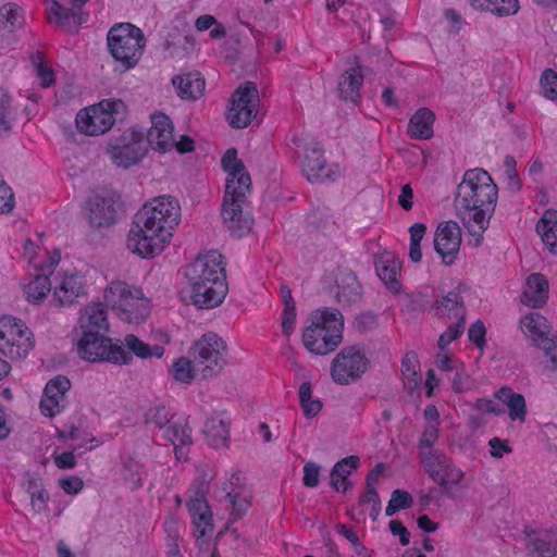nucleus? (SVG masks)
I'll return each instance as SVG.
<instances>
[{
  "mask_svg": "<svg viewBox=\"0 0 557 557\" xmlns=\"http://www.w3.org/2000/svg\"><path fill=\"white\" fill-rule=\"evenodd\" d=\"M498 199V187L482 168L467 170L458 184L454 207L463 227L472 236L470 243L481 246Z\"/></svg>",
  "mask_w": 557,
  "mask_h": 557,
  "instance_id": "obj_1",
  "label": "nucleus"
},
{
  "mask_svg": "<svg viewBox=\"0 0 557 557\" xmlns=\"http://www.w3.org/2000/svg\"><path fill=\"white\" fill-rule=\"evenodd\" d=\"M181 219V207L172 196H160L135 214L127 236V248L141 258L160 255Z\"/></svg>",
  "mask_w": 557,
  "mask_h": 557,
  "instance_id": "obj_2",
  "label": "nucleus"
},
{
  "mask_svg": "<svg viewBox=\"0 0 557 557\" xmlns=\"http://www.w3.org/2000/svg\"><path fill=\"white\" fill-rule=\"evenodd\" d=\"M344 317L337 308L323 307L312 313V323L302 334L305 347L324 356L336 350L343 342Z\"/></svg>",
  "mask_w": 557,
  "mask_h": 557,
  "instance_id": "obj_3",
  "label": "nucleus"
},
{
  "mask_svg": "<svg viewBox=\"0 0 557 557\" xmlns=\"http://www.w3.org/2000/svg\"><path fill=\"white\" fill-rule=\"evenodd\" d=\"M107 46L116 63L115 70L126 72L134 69L141 59L146 38L137 26L131 23H119L109 29Z\"/></svg>",
  "mask_w": 557,
  "mask_h": 557,
  "instance_id": "obj_4",
  "label": "nucleus"
},
{
  "mask_svg": "<svg viewBox=\"0 0 557 557\" xmlns=\"http://www.w3.org/2000/svg\"><path fill=\"white\" fill-rule=\"evenodd\" d=\"M108 307L124 322L140 324L150 313L149 300L140 288L124 282H112L104 290Z\"/></svg>",
  "mask_w": 557,
  "mask_h": 557,
  "instance_id": "obj_5",
  "label": "nucleus"
},
{
  "mask_svg": "<svg viewBox=\"0 0 557 557\" xmlns=\"http://www.w3.org/2000/svg\"><path fill=\"white\" fill-rule=\"evenodd\" d=\"M100 331H82L77 342L79 358L89 362L107 361L123 366L132 362V356L125 350L120 341L112 342L110 337Z\"/></svg>",
  "mask_w": 557,
  "mask_h": 557,
  "instance_id": "obj_6",
  "label": "nucleus"
},
{
  "mask_svg": "<svg viewBox=\"0 0 557 557\" xmlns=\"http://www.w3.org/2000/svg\"><path fill=\"white\" fill-rule=\"evenodd\" d=\"M126 111L121 99H103L99 103L82 109L75 119L77 129L88 136H99L110 131L119 115Z\"/></svg>",
  "mask_w": 557,
  "mask_h": 557,
  "instance_id": "obj_7",
  "label": "nucleus"
},
{
  "mask_svg": "<svg viewBox=\"0 0 557 557\" xmlns=\"http://www.w3.org/2000/svg\"><path fill=\"white\" fill-rule=\"evenodd\" d=\"M420 461L429 476L440 485L444 495L450 499L459 497L463 472L454 466L442 450L421 451Z\"/></svg>",
  "mask_w": 557,
  "mask_h": 557,
  "instance_id": "obj_8",
  "label": "nucleus"
},
{
  "mask_svg": "<svg viewBox=\"0 0 557 557\" xmlns=\"http://www.w3.org/2000/svg\"><path fill=\"white\" fill-rule=\"evenodd\" d=\"M35 347L34 334L20 319L0 318V352L11 360H23Z\"/></svg>",
  "mask_w": 557,
  "mask_h": 557,
  "instance_id": "obj_9",
  "label": "nucleus"
},
{
  "mask_svg": "<svg viewBox=\"0 0 557 557\" xmlns=\"http://www.w3.org/2000/svg\"><path fill=\"white\" fill-rule=\"evenodd\" d=\"M227 346L215 333L203 334L191 347L195 368L203 379L219 374L226 364Z\"/></svg>",
  "mask_w": 557,
  "mask_h": 557,
  "instance_id": "obj_10",
  "label": "nucleus"
},
{
  "mask_svg": "<svg viewBox=\"0 0 557 557\" xmlns=\"http://www.w3.org/2000/svg\"><path fill=\"white\" fill-rule=\"evenodd\" d=\"M520 327L532 344L544 351L546 368L556 371L557 343L548 320L539 312H530L520 319Z\"/></svg>",
  "mask_w": 557,
  "mask_h": 557,
  "instance_id": "obj_11",
  "label": "nucleus"
},
{
  "mask_svg": "<svg viewBox=\"0 0 557 557\" xmlns=\"http://www.w3.org/2000/svg\"><path fill=\"white\" fill-rule=\"evenodd\" d=\"M107 150L115 165L128 169L141 161L147 154L148 148L144 132L128 128L121 135L112 137Z\"/></svg>",
  "mask_w": 557,
  "mask_h": 557,
  "instance_id": "obj_12",
  "label": "nucleus"
},
{
  "mask_svg": "<svg viewBox=\"0 0 557 557\" xmlns=\"http://www.w3.org/2000/svg\"><path fill=\"white\" fill-rule=\"evenodd\" d=\"M369 359L358 345L344 347L331 363V376L336 384L349 385L367 372Z\"/></svg>",
  "mask_w": 557,
  "mask_h": 557,
  "instance_id": "obj_13",
  "label": "nucleus"
},
{
  "mask_svg": "<svg viewBox=\"0 0 557 557\" xmlns=\"http://www.w3.org/2000/svg\"><path fill=\"white\" fill-rule=\"evenodd\" d=\"M248 194H250V189L235 188L233 193L230 188H225L221 216L227 231L236 238L247 235L252 227L253 220L251 215L243 210Z\"/></svg>",
  "mask_w": 557,
  "mask_h": 557,
  "instance_id": "obj_14",
  "label": "nucleus"
},
{
  "mask_svg": "<svg viewBox=\"0 0 557 557\" xmlns=\"http://www.w3.org/2000/svg\"><path fill=\"white\" fill-rule=\"evenodd\" d=\"M259 91L255 83L245 82L231 97L227 119L233 128H245L257 116Z\"/></svg>",
  "mask_w": 557,
  "mask_h": 557,
  "instance_id": "obj_15",
  "label": "nucleus"
},
{
  "mask_svg": "<svg viewBox=\"0 0 557 557\" xmlns=\"http://www.w3.org/2000/svg\"><path fill=\"white\" fill-rule=\"evenodd\" d=\"M194 496L187 502V508L198 534L196 544L201 549L207 545L205 537L213 532V516L206 499L207 487L203 480L197 479L193 483Z\"/></svg>",
  "mask_w": 557,
  "mask_h": 557,
  "instance_id": "obj_16",
  "label": "nucleus"
},
{
  "mask_svg": "<svg viewBox=\"0 0 557 557\" xmlns=\"http://www.w3.org/2000/svg\"><path fill=\"white\" fill-rule=\"evenodd\" d=\"M323 289L342 307H351L362 298V286L349 269H338L332 280L324 282Z\"/></svg>",
  "mask_w": 557,
  "mask_h": 557,
  "instance_id": "obj_17",
  "label": "nucleus"
},
{
  "mask_svg": "<svg viewBox=\"0 0 557 557\" xmlns=\"http://www.w3.org/2000/svg\"><path fill=\"white\" fill-rule=\"evenodd\" d=\"M224 257L211 250L206 255H199L194 262L189 263L184 271L188 283H211V280L226 282Z\"/></svg>",
  "mask_w": 557,
  "mask_h": 557,
  "instance_id": "obj_18",
  "label": "nucleus"
},
{
  "mask_svg": "<svg viewBox=\"0 0 557 557\" xmlns=\"http://www.w3.org/2000/svg\"><path fill=\"white\" fill-rule=\"evenodd\" d=\"M144 421L146 424H153L156 428L162 431L163 438L172 437L177 440V432H181V436L186 441L187 434H184V426L188 424L185 418H175V414L163 404H152L144 413Z\"/></svg>",
  "mask_w": 557,
  "mask_h": 557,
  "instance_id": "obj_19",
  "label": "nucleus"
},
{
  "mask_svg": "<svg viewBox=\"0 0 557 557\" xmlns=\"http://www.w3.org/2000/svg\"><path fill=\"white\" fill-rule=\"evenodd\" d=\"M434 249L441 256L446 265H451L459 252L461 244V231L457 222L446 221L441 223L434 234Z\"/></svg>",
  "mask_w": 557,
  "mask_h": 557,
  "instance_id": "obj_20",
  "label": "nucleus"
},
{
  "mask_svg": "<svg viewBox=\"0 0 557 557\" xmlns=\"http://www.w3.org/2000/svg\"><path fill=\"white\" fill-rule=\"evenodd\" d=\"M71 388V381L65 375H57L48 381L39 408L42 414L54 417L66 407V393Z\"/></svg>",
  "mask_w": 557,
  "mask_h": 557,
  "instance_id": "obj_21",
  "label": "nucleus"
},
{
  "mask_svg": "<svg viewBox=\"0 0 557 557\" xmlns=\"http://www.w3.org/2000/svg\"><path fill=\"white\" fill-rule=\"evenodd\" d=\"M193 305L199 309H212L223 302L228 292L227 283L211 280V283H189Z\"/></svg>",
  "mask_w": 557,
  "mask_h": 557,
  "instance_id": "obj_22",
  "label": "nucleus"
},
{
  "mask_svg": "<svg viewBox=\"0 0 557 557\" xmlns=\"http://www.w3.org/2000/svg\"><path fill=\"white\" fill-rule=\"evenodd\" d=\"M152 125L146 135V144L153 150L165 153L174 148L173 124L164 113L151 115Z\"/></svg>",
  "mask_w": 557,
  "mask_h": 557,
  "instance_id": "obj_23",
  "label": "nucleus"
},
{
  "mask_svg": "<svg viewBox=\"0 0 557 557\" xmlns=\"http://www.w3.org/2000/svg\"><path fill=\"white\" fill-rule=\"evenodd\" d=\"M222 169L227 172L225 188L251 189V178L244 162L237 158V150L228 148L221 159Z\"/></svg>",
  "mask_w": 557,
  "mask_h": 557,
  "instance_id": "obj_24",
  "label": "nucleus"
},
{
  "mask_svg": "<svg viewBox=\"0 0 557 557\" xmlns=\"http://www.w3.org/2000/svg\"><path fill=\"white\" fill-rule=\"evenodd\" d=\"M533 3L550 8L557 5V0H532ZM474 10L490 12L498 17L510 16L518 13L519 0H470Z\"/></svg>",
  "mask_w": 557,
  "mask_h": 557,
  "instance_id": "obj_25",
  "label": "nucleus"
},
{
  "mask_svg": "<svg viewBox=\"0 0 557 557\" xmlns=\"http://www.w3.org/2000/svg\"><path fill=\"white\" fill-rule=\"evenodd\" d=\"M88 220L92 227H103L115 223L116 208L111 198L95 196L87 202Z\"/></svg>",
  "mask_w": 557,
  "mask_h": 557,
  "instance_id": "obj_26",
  "label": "nucleus"
},
{
  "mask_svg": "<svg viewBox=\"0 0 557 557\" xmlns=\"http://www.w3.org/2000/svg\"><path fill=\"white\" fill-rule=\"evenodd\" d=\"M401 265V261L392 253L381 256L375 262L377 276L394 294H398L401 290V282L399 280Z\"/></svg>",
  "mask_w": 557,
  "mask_h": 557,
  "instance_id": "obj_27",
  "label": "nucleus"
},
{
  "mask_svg": "<svg viewBox=\"0 0 557 557\" xmlns=\"http://www.w3.org/2000/svg\"><path fill=\"white\" fill-rule=\"evenodd\" d=\"M172 85L181 99L194 101L203 95L206 81L199 72H190L174 76Z\"/></svg>",
  "mask_w": 557,
  "mask_h": 557,
  "instance_id": "obj_28",
  "label": "nucleus"
},
{
  "mask_svg": "<svg viewBox=\"0 0 557 557\" xmlns=\"http://www.w3.org/2000/svg\"><path fill=\"white\" fill-rule=\"evenodd\" d=\"M548 299V281L542 273H532L528 276L525 288L521 295V302L531 308L543 307Z\"/></svg>",
  "mask_w": 557,
  "mask_h": 557,
  "instance_id": "obj_29",
  "label": "nucleus"
},
{
  "mask_svg": "<svg viewBox=\"0 0 557 557\" xmlns=\"http://www.w3.org/2000/svg\"><path fill=\"white\" fill-rule=\"evenodd\" d=\"M302 172L311 183L330 177V173L326 170L324 152L319 144L314 143L306 149Z\"/></svg>",
  "mask_w": 557,
  "mask_h": 557,
  "instance_id": "obj_30",
  "label": "nucleus"
},
{
  "mask_svg": "<svg viewBox=\"0 0 557 557\" xmlns=\"http://www.w3.org/2000/svg\"><path fill=\"white\" fill-rule=\"evenodd\" d=\"M359 465L360 458L355 455H350L338 460L333 466L330 473V485L332 488L336 492H348L354 485V483L348 480V476L359 467Z\"/></svg>",
  "mask_w": 557,
  "mask_h": 557,
  "instance_id": "obj_31",
  "label": "nucleus"
},
{
  "mask_svg": "<svg viewBox=\"0 0 557 557\" xmlns=\"http://www.w3.org/2000/svg\"><path fill=\"white\" fill-rule=\"evenodd\" d=\"M86 294V285L83 276L71 274L63 278L54 288L53 298L60 306H71L77 298Z\"/></svg>",
  "mask_w": 557,
  "mask_h": 557,
  "instance_id": "obj_32",
  "label": "nucleus"
},
{
  "mask_svg": "<svg viewBox=\"0 0 557 557\" xmlns=\"http://www.w3.org/2000/svg\"><path fill=\"white\" fill-rule=\"evenodd\" d=\"M107 304L94 302L86 306L79 315L78 323L81 331L109 332Z\"/></svg>",
  "mask_w": 557,
  "mask_h": 557,
  "instance_id": "obj_33",
  "label": "nucleus"
},
{
  "mask_svg": "<svg viewBox=\"0 0 557 557\" xmlns=\"http://www.w3.org/2000/svg\"><path fill=\"white\" fill-rule=\"evenodd\" d=\"M434 122V112L429 108H420L409 119L407 133L412 139H431L433 137Z\"/></svg>",
  "mask_w": 557,
  "mask_h": 557,
  "instance_id": "obj_34",
  "label": "nucleus"
},
{
  "mask_svg": "<svg viewBox=\"0 0 557 557\" xmlns=\"http://www.w3.org/2000/svg\"><path fill=\"white\" fill-rule=\"evenodd\" d=\"M461 286L448 292L442 300H436L432 305V310L437 318H460L466 317V308L462 297L460 296Z\"/></svg>",
  "mask_w": 557,
  "mask_h": 557,
  "instance_id": "obj_35",
  "label": "nucleus"
},
{
  "mask_svg": "<svg viewBox=\"0 0 557 557\" xmlns=\"http://www.w3.org/2000/svg\"><path fill=\"white\" fill-rule=\"evenodd\" d=\"M202 432L211 447H224L230 438V421L220 414L211 416L207 418Z\"/></svg>",
  "mask_w": 557,
  "mask_h": 557,
  "instance_id": "obj_36",
  "label": "nucleus"
},
{
  "mask_svg": "<svg viewBox=\"0 0 557 557\" xmlns=\"http://www.w3.org/2000/svg\"><path fill=\"white\" fill-rule=\"evenodd\" d=\"M363 83V74L360 66L349 67L344 72L338 82V94L345 101L357 102L360 87Z\"/></svg>",
  "mask_w": 557,
  "mask_h": 557,
  "instance_id": "obj_37",
  "label": "nucleus"
},
{
  "mask_svg": "<svg viewBox=\"0 0 557 557\" xmlns=\"http://www.w3.org/2000/svg\"><path fill=\"white\" fill-rule=\"evenodd\" d=\"M500 403L506 405L509 410V418L512 421L524 422L527 417V404L524 396L520 393H515L510 387L503 386L494 394Z\"/></svg>",
  "mask_w": 557,
  "mask_h": 557,
  "instance_id": "obj_38",
  "label": "nucleus"
},
{
  "mask_svg": "<svg viewBox=\"0 0 557 557\" xmlns=\"http://www.w3.org/2000/svg\"><path fill=\"white\" fill-rule=\"evenodd\" d=\"M24 486L30 496L33 509L36 512L45 510L49 495L44 486L41 476L37 473H26L24 476Z\"/></svg>",
  "mask_w": 557,
  "mask_h": 557,
  "instance_id": "obj_39",
  "label": "nucleus"
},
{
  "mask_svg": "<svg viewBox=\"0 0 557 557\" xmlns=\"http://www.w3.org/2000/svg\"><path fill=\"white\" fill-rule=\"evenodd\" d=\"M536 232L548 250L557 253V212L547 211L536 223Z\"/></svg>",
  "mask_w": 557,
  "mask_h": 557,
  "instance_id": "obj_40",
  "label": "nucleus"
},
{
  "mask_svg": "<svg viewBox=\"0 0 557 557\" xmlns=\"http://www.w3.org/2000/svg\"><path fill=\"white\" fill-rule=\"evenodd\" d=\"M529 557H556L557 537L554 533H536L528 545Z\"/></svg>",
  "mask_w": 557,
  "mask_h": 557,
  "instance_id": "obj_41",
  "label": "nucleus"
},
{
  "mask_svg": "<svg viewBox=\"0 0 557 557\" xmlns=\"http://www.w3.org/2000/svg\"><path fill=\"white\" fill-rule=\"evenodd\" d=\"M120 343L123 345L125 350L131 354L132 357L133 354L140 359H147L152 356L161 358L164 355V348L162 346H150L134 334H127L124 338V342Z\"/></svg>",
  "mask_w": 557,
  "mask_h": 557,
  "instance_id": "obj_42",
  "label": "nucleus"
},
{
  "mask_svg": "<svg viewBox=\"0 0 557 557\" xmlns=\"http://www.w3.org/2000/svg\"><path fill=\"white\" fill-rule=\"evenodd\" d=\"M24 25L23 10L16 3L9 2L0 8V29L14 32Z\"/></svg>",
  "mask_w": 557,
  "mask_h": 557,
  "instance_id": "obj_43",
  "label": "nucleus"
},
{
  "mask_svg": "<svg viewBox=\"0 0 557 557\" xmlns=\"http://www.w3.org/2000/svg\"><path fill=\"white\" fill-rule=\"evenodd\" d=\"M299 405L307 419L314 418L323 408L321 399L312 398V386L310 382H304L298 389Z\"/></svg>",
  "mask_w": 557,
  "mask_h": 557,
  "instance_id": "obj_44",
  "label": "nucleus"
},
{
  "mask_svg": "<svg viewBox=\"0 0 557 557\" xmlns=\"http://www.w3.org/2000/svg\"><path fill=\"white\" fill-rule=\"evenodd\" d=\"M51 289L49 274L38 273L35 278L25 286L27 300L33 304H40Z\"/></svg>",
  "mask_w": 557,
  "mask_h": 557,
  "instance_id": "obj_45",
  "label": "nucleus"
},
{
  "mask_svg": "<svg viewBox=\"0 0 557 557\" xmlns=\"http://www.w3.org/2000/svg\"><path fill=\"white\" fill-rule=\"evenodd\" d=\"M49 12L53 15V23L70 34H76L75 25H73L74 9L65 8L58 0H51ZM50 22L52 23V20Z\"/></svg>",
  "mask_w": 557,
  "mask_h": 557,
  "instance_id": "obj_46",
  "label": "nucleus"
},
{
  "mask_svg": "<svg viewBox=\"0 0 557 557\" xmlns=\"http://www.w3.org/2000/svg\"><path fill=\"white\" fill-rule=\"evenodd\" d=\"M226 498L233 507L232 511V520L240 519L246 515L249 507L251 506L250 495L248 491L240 492L236 490H228L226 493Z\"/></svg>",
  "mask_w": 557,
  "mask_h": 557,
  "instance_id": "obj_47",
  "label": "nucleus"
},
{
  "mask_svg": "<svg viewBox=\"0 0 557 557\" xmlns=\"http://www.w3.org/2000/svg\"><path fill=\"white\" fill-rule=\"evenodd\" d=\"M196 372L194 360H189L186 357H180L173 364L171 373L175 381L190 384L195 379Z\"/></svg>",
  "mask_w": 557,
  "mask_h": 557,
  "instance_id": "obj_48",
  "label": "nucleus"
},
{
  "mask_svg": "<svg viewBox=\"0 0 557 557\" xmlns=\"http://www.w3.org/2000/svg\"><path fill=\"white\" fill-rule=\"evenodd\" d=\"M426 232V226L423 223H414L410 226V245H409V259L413 263H419L422 260L421 240Z\"/></svg>",
  "mask_w": 557,
  "mask_h": 557,
  "instance_id": "obj_49",
  "label": "nucleus"
},
{
  "mask_svg": "<svg viewBox=\"0 0 557 557\" xmlns=\"http://www.w3.org/2000/svg\"><path fill=\"white\" fill-rule=\"evenodd\" d=\"M12 121L11 97L0 88V136L12 129Z\"/></svg>",
  "mask_w": 557,
  "mask_h": 557,
  "instance_id": "obj_50",
  "label": "nucleus"
},
{
  "mask_svg": "<svg viewBox=\"0 0 557 557\" xmlns=\"http://www.w3.org/2000/svg\"><path fill=\"white\" fill-rule=\"evenodd\" d=\"M457 321L450 324L445 332L440 335L437 346L444 350L451 342L460 337L465 332L466 317L456 318Z\"/></svg>",
  "mask_w": 557,
  "mask_h": 557,
  "instance_id": "obj_51",
  "label": "nucleus"
},
{
  "mask_svg": "<svg viewBox=\"0 0 557 557\" xmlns=\"http://www.w3.org/2000/svg\"><path fill=\"white\" fill-rule=\"evenodd\" d=\"M504 168L507 188L512 193L519 191L522 187V182L517 172L516 159L512 156L507 154L504 159Z\"/></svg>",
  "mask_w": 557,
  "mask_h": 557,
  "instance_id": "obj_52",
  "label": "nucleus"
},
{
  "mask_svg": "<svg viewBox=\"0 0 557 557\" xmlns=\"http://www.w3.org/2000/svg\"><path fill=\"white\" fill-rule=\"evenodd\" d=\"M144 469L140 463L135 460H127L123 467V479L127 482L132 490H136L143 485Z\"/></svg>",
  "mask_w": 557,
  "mask_h": 557,
  "instance_id": "obj_53",
  "label": "nucleus"
},
{
  "mask_svg": "<svg viewBox=\"0 0 557 557\" xmlns=\"http://www.w3.org/2000/svg\"><path fill=\"white\" fill-rule=\"evenodd\" d=\"M419 360L413 351L407 352L401 360V372L405 377L412 376L413 387H417L421 382V376L418 372Z\"/></svg>",
  "mask_w": 557,
  "mask_h": 557,
  "instance_id": "obj_54",
  "label": "nucleus"
},
{
  "mask_svg": "<svg viewBox=\"0 0 557 557\" xmlns=\"http://www.w3.org/2000/svg\"><path fill=\"white\" fill-rule=\"evenodd\" d=\"M540 84L547 99H557V73L554 70L546 69L541 76Z\"/></svg>",
  "mask_w": 557,
  "mask_h": 557,
  "instance_id": "obj_55",
  "label": "nucleus"
},
{
  "mask_svg": "<svg viewBox=\"0 0 557 557\" xmlns=\"http://www.w3.org/2000/svg\"><path fill=\"white\" fill-rule=\"evenodd\" d=\"M184 434L188 435V438L186 441H183L184 438L181 436V432H177V440L172 437H166L165 440L170 441L175 450V456L178 460H186L187 459V450L186 448L191 445L193 438H191V429L188 424L184 426Z\"/></svg>",
  "mask_w": 557,
  "mask_h": 557,
  "instance_id": "obj_56",
  "label": "nucleus"
},
{
  "mask_svg": "<svg viewBox=\"0 0 557 557\" xmlns=\"http://www.w3.org/2000/svg\"><path fill=\"white\" fill-rule=\"evenodd\" d=\"M15 206V198L12 188L0 175V214L10 213Z\"/></svg>",
  "mask_w": 557,
  "mask_h": 557,
  "instance_id": "obj_57",
  "label": "nucleus"
},
{
  "mask_svg": "<svg viewBox=\"0 0 557 557\" xmlns=\"http://www.w3.org/2000/svg\"><path fill=\"white\" fill-rule=\"evenodd\" d=\"M379 325L377 315L372 311L361 312L356 317L355 327L360 333L371 332Z\"/></svg>",
  "mask_w": 557,
  "mask_h": 557,
  "instance_id": "obj_58",
  "label": "nucleus"
},
{
  "mask_svg": "<svg viewBox=\"0 0 557 557\" xmlns=\"http://www.w3.org/2000/svg\"><path fill=\"white\" fill-rule=\"evenodd\" d=\"M486 329L481 320L471 323L468 329V337L478 348L482 349L486 345Z\"/></svg>",
  "mask_w": 557,
  "mask_h": 557,
  "instance_id": "obj_59",
  "label": "nucleus"
},
{
  "mask_svg": "<svg viewBox=\"0 0 557 557\" xmlns=\"http://www.w3.org/2000/svg\"><path fill=\"white\" fill-rule=\"evenodd\" d=\"M456 373L451 380V387L456 393H463L466 391L471 389L472 380L470 375L463 370L462 363L460 367H457Z\"/></svg>",
  "mask_w": 557,
  "mask_h": 557,
  "instance_id": "obj_60",
  "label": "nucleus"
},
{
  "mask_svg": "<svg viewBox=\"0 0 557 557\" xmlns=\"http://www.w3.org/2000/svg\"><path fill=\"white\" fill-rule=\"evenodd\" d=\"M304 476L302 484L307 487L313 488L317 487L320 481V465L308 461L304 466Z\"/></svg>",
  "mask_w": 557,
  "mask_h": 557,
  "instance_id": "obj_61",
  "label": "nucleus"
},
{
  "mask_svg": "<svg viewBox=\"0 0 557 557\" xmlns=\"http://www.w3.org/2000/svg\"><path fill=\"white\" fill-rule=\"evenodd\" d=\"M438 429L436 425L429 424L422 432L418 448L423 451L426 448H432L438 438Z\"/></svg>",
  "mask_w": 557,
  "mask_h": 557,
  "instance_id": "obj_62",
  "label": "nucleus"
},
{
  "mask_svg": "<svg viewBox=\"0 0 557 557\" xmlns=\"http://www.w3.org/2000/svg\"><path fill=\"white\" fill-rule=\"evenodd\" d=\"M59 485L66 494L76 495L83 490L84 482L81 478L72 475L60 479Z\"/></svg>",
  "mask_w": 557,
  "mask_h": 557,
  "instance_id": "obj_63",
  "label": "nucleus"
},
{
  "mask_svg": "<svg viewBox=\"0 0 557 557\" xmlns=\"http://www.w3.org/2000/svg\"><path fill=\"white\" fill-rule=\"evenodd\" d=\"M395 506L400 509H408L413 504L412 496L405 490H394L389 499Z\"/></svg>",
  "mask_w": 557,
  "mask_h": 557,
  "instance_id": "obj_64",
  "label": "nucleus"
}]
</instances>
